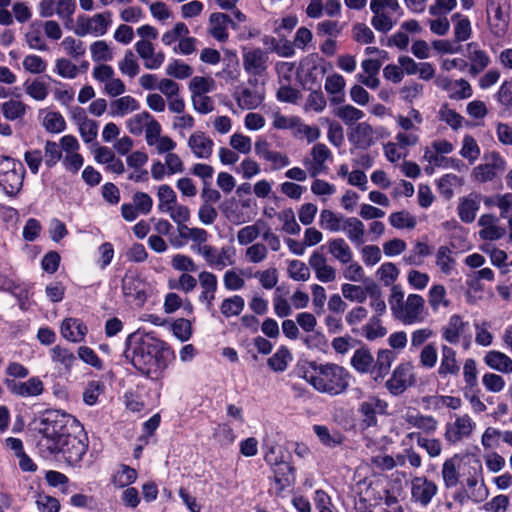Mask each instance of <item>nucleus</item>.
Listing matches in <instances>:
<instances>
[{
    "instance_id": "1",
    "label": "nucleus",
    "mask_w": 512,
    "mask_h": 512,
    "mask_svg": "<svg viewBox=\"0 0 512 512\" xmlns=\"http://www.w3.org/2000/svg\"><path fill=\"white\" fill-rule=\"evenodd\" d=\"M126 359L148 379L157 381L176 359L174 350L153 332L137 331L126 340Z\"/></svg>"
},
{
    "instance_id": "2",
    "label": "nucleus",
    "mask_w": 512,
    "mask_h": 512,
    "mask_svg": "<svg viewBox=\"0 0 512 512\" xmlns=\"http://www.w3.org/2000/svg\"><path fill=\"white\" fill-rule=\"evenodd\" d=\"M300 376L319 393L337 396L350 385L347 369L335 363L308 362L300 370Z\"/></svg>"
},
{
    "instance_id": "3",
    "label": "nucleus",
    "mask_w": 512,
    "mask_h": 512,
    "mask_svg": "<svg viewBox=\"0 0 512 512\" xmlns=\"http://www.w3.org/2000/svg\"><path fill=\"white\" fill-rule=\"evenodd\" d=\"M42 434L40 445L50 451L53 444H59L71 433H83V426L72 415L60 410L46 411L40 420Z\"/></svg>"
},
{
    "instance_id": "4",
    "label": "nucleus",
    "mask_w": 512,
    "mask_h": 512,
    "mask_svg": "<svg viewBox=\"0 0 512 512\" xmlns=\"http://www.w3.org/2000/svg\"><path fill=\"white\" fill-rule=\"evenodd\" d=\"M396 124L402 131L398 132L395 136L396 141L402 147L415 146L420 141V128L423 123L421 113L415 108H411L406 116L397 115Z\"/></svg>"
},
{
    "instance_id": "5",
    "label": "nucleus",
    "mask_w": 512,
    "mask_h": 512,
    "mask_svg": "<svg viewBox=\"0 0 512 512\" xmlns=\"http://www.w3.org/2000/svg\"><path fill=\"white\" fill-rule=\"evenodd\" d=\"M392 314L396 320L404 325L422 323L427 317L425 299L419 294L411 293L406 297L404 303L394 308Z\"/></svg>"
},
{
    "instance_id": "6",
    "label": "nucleus",
    "mask_w": 512,
    "mask_h": 512,
    "mask_svg": "<svg viewBox=\"0 0 512 512\" xmlns=\"http://www.w3.org/2000/svg\"><path fill=\"white\" fill-rule=\"evenodd\" d=\"M2 174L0 177V187L6 195L10 197L16 196L23 186L25 169L21 162L9 157L1 167Z\"/></svg>"
},
{
    "instance_id": "7",
    "label": "nucleus",
    "mask_w": 512,
    "mask_h": 512,
    "mask_svg": "<svg viewBox=\"0 0 512 512\" xmlns=\"http://www.w3.org/2000/svg\"><path fill=\"white\" fill-rule=\"evenodd\" d=\"M112 24V13L109 11L93 16H79L76 21L75 33L78 36L92 35L100 37L107 33Z\"/></svg>"
},
{
    "instance_id": "8",
    "label": "nucleus",
    "mask_w": 512,
    "mask_h": 512,
    "mask_svg": "<svg viewBox=\"0 0 512 512\" xmlns=\"http://www.w3.org/2000/svg\"><path fill=\"white\" fill-rule=\"evenodd\" d=\"M83 433H71L59 444H53L49 451L51 454L61 453L69 463H77L82 460L87 451Z\"/></svg>"
},
{
    "instance_id": "9",
    "label": "nucleus",
    "mask_w": 512,
    "mask_h": 512,
    "mask_svg": "<svg viewBox=\"0 0 512 512\" xmlns=\"http://www.w3.org/2000/svg\"><path fill=\"white\" fill-rule=\"evenodd\" d=\"M477 427L469 414H456L454 420L446 423L444 438L450 444H457L470 438Z\"/></svg>"
},
{
    "instance_id": "10",
    "label": "nucleus",
    "mask_w": 512,
    "mask_h": 512,
    "mask_svg": "<svg viewBox=\"0 0 512 512\" xmlns=\"http://www.w3.org/2000/svg\"><path fill=\"white\" fill-rule=\"evenodd\" d=\"M211 269L221 271L226 267L233 266L236 262V249L233 246L216 247L208 245L202 248L199 254Z\"/></svg>"
},
{
    "instance_id": "11",
    "label": "nucleus",
    "mask_w": 512,
    "mask_h": 512,
    "mask_svg": "<svg viewBox=\"0 0 512 512\" xmlns=\"http://www.w3.org/2000/svg\"><path fill=\"white\" fill-rule=\"evenodd\" d=\"M269 64L268 51L260 47L242 48V65L244 71L252 77L263 76Z\"/></svg>"
},
{
    "instance_id": "12",
    "label": "nucleus",
    "mask_w": 512,
    "mask_h": 512,
    "mask_svg": "<svg viewBox=\"0 0 512 512\" xmlns=\"http://www.w3.org/2000/svg\"><path fill=\"white\" fill-rule=\"evenodd\" d=\"M468 328L469 323L464 321L460 315L454 314L442 327L441 336L446 342L453 345L462 341L463 347L468 349L470 346V335H466Z\"/></svg>"
},
{
    "instance_id": "13",
    "label": "nucleus",
    "mask_w": 512,
    "mask_h": 512,
    "mask_svg": "<svg viewBox=\"0 0 512 512\" xmlns=\"http://www.w3.org/2000/svg\"><path fill=\"white\" fill-rule=\"evenodd\" d=\"M388 403L376 396H370L359 404L358 412L361 416V426L369 428L377 425V414L387 413Z\"/></svg>"
},
{
    "instance_id": "14",
    "label": "nucleus",
    "mask_w": 512,
    "mask_h": 512,
    "mask_svg": "<svg viewBox=\"0 0 512 512\" xmlns=\"http://www.w3.org/2000/svg\"><path fill=\"white\" fill-rule=\"evenodd\" d=\"M414 381L413 366L410 363H401L393 370L385 386L392 395L398 396L412 386Z\"/></svg>"
},
{
    "instance_id": "15",
    "label": "nucleus",
    "mask_w": 512,
    "mask_h": 512,
    "mask_svg": "<svg viewBox=\"0 0 512 512\" xmlns=\"http://www.w3.org/2000/svg\"><path fill=\"white\" fill-rule=\"evenodd\" d=\"M4 384L11 394L21 398L38 397L44 392V383L38 376L24 382L6 378Z\"/></svg>"
},
{
    "instance_id": "16",
    "label": "nucleus",
    "mask_w": 512,
    "mask_h": 512,
    "mask_svg": "<svg viewBox=\"0 0 512 512\" xmlns=\"http://www.w3.org/2000/svg\"><path fill=\"white\" fill-rule=\"evenodd\" d=\"M434 83L445 91L450 99H467L473 94L471 85L465 79L452 80L447 76L439 75L435 78Z\"/></svg>"
},
{
    "instance_id": "17",
    "label": "nucleus",
    "mask_w": 512,
    "mask_h": 512,
    "mask_svg": "<svg viewBox=\"0 0 512 512\" xmlns=\"http://www.w3.org/2000/svg\"><path fill=\"white\" fill-rule=\"evenodd\" d=\"M134 48L146 69L157 70L163 65L165 54L161 50L157 51L151 41L140 39L135 43Z\"/></svg>"
},
{
    "instance_id": "18",
    "label": "nucleus",
    "mask_w": 512,
    "mask_h": 512,
    "mask_svg": "<svg viewBox=\"0 0 512 512\" xmlns=\"http://www.w3.org/2000/svg\"><path fill=\"white\" fill-rule=\"evenodd\" d=\"M401 420L408 428H416L427 434L434 433L438 428V421L433 416L424 415L412 407L401 414Z\"/></svg>"
},
{
    "instance_id": "19",
    "label": "nucleus",
    "mask_w": 512,
    "mask_h": 512,
    "mask_svg": "<svg viewBox=\"0 0 512 512\" xmlns=\"http://www.w3.org/2000/svg\"><path fill=\"white\" fill-rule=\"evenodd\" d=\"M480 230L478 235L485 241H497L506 235V228L501 225L500 219L494 214H483L478 219Z\"/></svg>"
},
{
    "instance_id": "20",
    "label": "nucleus",
    "mask_w": 512,
    "mask_h": 512,
    "mask_svg": "<svg viewBox=\"0 0 512 512\" xmlns=\"http://www.w3.org/2000/svg\"><path fill=\"white\" fill-rule=\"evenodd\" d=\"M437 491V485L424 476H418L412 479V499L423 507H426L431 502L433 497L437 494Z\"/></svg>"
},
{
    "instance_id": "21",
    "label": "nucleus",
    "mask_w": 512,
    "mask_h": 512,
    "mask_svg": "<svg viewBox=\"0 0 512 512\" xmlns=\"http://www.w3.org/2000/svg\"><path fill=\"white\" fill-rule=\"evenodd\" d=\"M311 159H306L304 165L307 167L311 177H316L326 171V161L332 160L331 150L323 143L315 144L311 149Z\"/></svg>"
},
{
    "instance_id": "22",
    "label": "nucleus",
    "mask_w": 512,
    "mask_h": 512,
    "mask_svg": "<svg viewBox=\"0 0 512 512\" xmlns=\"http://www.w3.org/2000/svg\"><path fill=\"white\" fill-rule=\"evenodd\" d=\"M308 264L320 282L329 283L336 280V269L328 263L325 255L318 250L311 253Z\"/></svg>"
},
{
    "instance_id": "23",
    "label": "nucleus",
    "mask_w": 512,
    "mask_h": 512,
    "mask_svg": "<svg viewBox=\"0 0 512 512\" xmlns=\"http://www.w3.org/2000/svg\"><path fill=\"white\" fill-rule=\"evenodd\" d=\"M339 0H309L305 13L308 18L320 19L323 16L335 17L341 13Z\"/></svg>"
},
{
    "instance_id": "24",
    "label": "nucleus",
    "mask_w": 512,
    "mask_h": 512,
    "mask_svg": "<svg viewBox=\"0 0 512 512\" xmlns=\"http://www.w3.org/2000/svg\"><path fill=\"white\" fill-rule=\"evenodd\" d=\"M235 28V23L229 15L221 12H214L209 16L208 33L218 42H227L229 38L228 27Z\"/></svg>"
},
{
    "instance_id": "25",
    "label": "nucleus",
    "mask_w": 512,
    "mask_h": 512,
    "mask_svg": "<svg viewBox=\"0 0 512 512\" xmlns=\"http://www.w3.org/2000/svg\"><path fill=\"white\" fill-rule=\"evenodd\" d=\"M349 141L359 149H367L375 144L378 133L367 122L358 123L349 133Z\"/></svg>"
},
{
    "instance_id": "26",
    "label": "nucleus",
    "mask_w": 512,
    "mask_h": 512,
    "mask_svg": "<svg viewBox=\"0 0 512 512\" xmlns=\"http://www.w3.org/2000/svg\"><path fill=\"white\" fill-rule=\"evenodd\" d=\"M198 279L201 287L199 301L204 303L206 308L210 310L213 307V301L215 300L218 289L217 276L210 271H202L199 273Z\"/></svg>"
},
{
    "instance_id": "27",
    "label": "nucleus",
    "mask_w": 512,
    "mask_h": 512,
    "mask_svg": "<svg viewBox=\"0 0 512 512\" xmlns=\"http://www.w3.org/2000/svg\"><path fill=\"white\" fill-rule=\"evenodd\" d=\"M187 145L198 159H208L213 153V140L201 131L192 133L188 138Z\"/></svg>"
},
{
    "instance_id": "28",
    "label": "nucleus",
    "mask_w": 512,
    "mask_h": 512,
    "mask_svg": "<svg viewBox=\"0 0 512 512\" xmlns=\"http://www.w3.org/2000/svg\"><path fill=\"white\" fill-rule=\"evenodd\" d=\"M481 195L476 192H472L459 199L457 206V214L460 220L464 223H472L480 209Z\"/></svg>"
},
{
    "instance_id": "29",
    "label": "nucleus",
    "mask_w": 512,
    "mask_h": 512,
    "mask_svg": "<svg viewBox=\"0 0 512 512\" xmlns=\"http://www.w3.org/2000/svg\"><path fill=\"white\" fill-rule=\"evenodd\" d=\"M42 20H34L29 23L24 32V40L32 50L46 51L48 49L42 27Z\"/></svg>"
},
{
    "instance_id": "30",
    "label": "nucleus",
    "mask_w": 512,
    "mask_h": 512,
    "mask_svg": "<svg viewBox=\"0 0 512 512\" xmlns=\"http://www.w3.org/2000/svg\"><path fill=\"white\" fill-rule=\"evenodd\" d=\"M460 371V366L456 358L455 350L448 346H441V360L437 369V374L441 379H446L448 376H456Z\"/></svg>"
},
{
    "instance_id": "31",
    "label": "nucleus",
    "mask_w": 512,
    "mask_h": 512,
    "mask_svg": "<svg viewBox=\"0 0 512 512\" xmlns=\"http://www.w3.org/2000/svg\"><path fill=\"white\" fill-rule=\"evenodd\" d=\"M88 332L87 326L77 318H66L62 321L60 333L63 338L73 343H80Z\"/></svg>"
},
{
    "instance_id": "32",
    "label": "nucleus",
    "mask_w": 512,
    "mask_h": 512,
    "mask_svg": "<svg viewBox=\"0 0 512 512\" xmlns=\"http://www.w3.org/2000/svg\"><path fill=\"white\" fill-rule=\"evenodd\" d=\"M378 498H375V503L370 507L357 508V512H403L402 507L399 505L397 499L391 496L386 489L378 492Z\"/></svg>"
},
{
    "instance_id": "33",
    "label": "nucleus",
    "mask_w": 512,
    "mask_h": 512,
    "mask_svg": "<svg viewBox=\"0 0 512 512\" xmlns=\"http://www.w3.org/2000/svg\"><path fill=\"white\" fill-rule=\"evenodd\" d=\"M264 460L270 466H275L277 469L275 470V479L277 482H282L285 480L288 482L287 474L293 472V468L289 463L283 461L282 456L280 455L277 447L269 446L267 447L264 453Z\"/></svg>"
},
{
    "instance_id": "34",
    "label": "nucleus",
    "mask_w": 512,
    "mask_h": 512,
    "mask_svg": "<svg viewBox=\"0 0 512 512\" xmlns=\"http://www.w3.org/2000/svg\"><path fill=\"white\" fill-rule=\"evenodd\" d=\"M3 117L11 122H24L30 107L18 98H10L0 105Z\"/></svg>"
},
{
    "instance_id": "35",
    "label": "nucleus",
    "mask_w": 512,
    "mask_h": 512,
    "mask_svg": "<svg viewBox=\"0 0 512 512\" xmlns=\"http://www.w3.org/2000/svg\"><path fill=\"white\" fill-rule=\"evenodd\" d=\"M468 49V59L470 61L469 73L472 76H476L483 72L491 63L490 56L485 50H482L475 43H469L467 46Z\"/></svg>"
},
{
    "instance_id": "36",
    "label": "nucleus",
    "mask_w": 512,
    "mask_h": 512,
    "mask_svg": "<svg viewBox=\"0 0 512 512\" xmlns=\"http://www.w3.org/2000/svg\"><path fill=\"white\" fill-rule=\"evenodd\" d=\"M264 92L258 88H242L235 92L234 98L238 106L243 110H253L264 101Z\"/></svg>"
},
{
    "instance_id": "37",
    "label": "nucleus",
    "mask_w": 512,
    "mask_h": 512,
    "mask_svg": "<svg viewBox=\"0 0 512 512\" xmlns=\"http://www.w3.org/2000/svg\"><path fill=\"white\" fill-rule=\"evenodd\" d=\"M484 363L492 370H496L500 373H512V359L507 354L498 351H488L484 358Z\"/></svg>"
},
{
    "instance_id": "38",
    "label": "nucleus",
    "mask_w": 512,
    "mask_h": 512,
    "mask_svg": "<svg viewBox=\"0 0 512 512\" xmlns=\"http://www.w3.org/2000/svg\"><path fill=\"white\" fill-rule=\"evenodd\" d=\"M435 264L443 275H452L456 271L452 249L446 245L440 246L435 253Z\"/></svg>"
},
{
    "instance_id": "39",
    "label": "nucleus",
    "mask_w": 512,
    "mask_h": 512,
    "mask_svg": "<svg viewBox=\"0 0 512 512\" xmlns=\"http://www.w3.org/2000/svg\"><path fill=\"white\" fill-rule=\"evenodd\" d=\"M41 124L43 128L51 134H59L66 129V121L63 115L58 111L43 109Z\"/></svg>"
},
{
    "instance_id": "40",
    "label": "nucleus",
    "mask_w": 512,
    "mask_h": 512,
    "mask_svg": "<svg viewBox=\"0 0 512 512\" xmlns=\"http://www.w3.org/2000/svg\"><path fill=\"white\" fill-rule=\"evenodd\" d=\"M341 231H344L347 238L355 245H361L365 241V226L356 217H346Z\"/></svg>"
},
{
    "instance_id": "41",
    "label": "nucleus",
    "mask_w": 512,
    "mask_h": 512,
    "mask_svg": "<svg viewBox=\"0 0 512 512\" xmlns=\"http://www.w3.org/2000/svg\"><path fill=\"white\" fill-rule=\"evenodd\" d=\"M329 253L332 257L340 262L346 264L353 259V252L348 243L343 238H333L327 243Z\"/></svg>"
},
{
    "instance_id": "42",
    "label": "nucleus",
    "mask_w": 512,
    "mask_h": 512,
    "mask_svg": "<svg viewBox=\"0 0 512 512\" xmlns=\"http://www.w3.org/2000/svg\"><path fill=\"white\" fill-rule=\"evenodd\" d=\"M460 460L458 455H454L447 458L442 465L441 475L444 485L448 489L455 487L459 482L458 466Z\"/></svg>"
},
{
    "instance_id": "43",
    "label": "nucleus",
    "mask_w": 512,
    "mask_h": 512,
    "mask_svg": "<svg viewBox=\"0 0 512 512\" xmlns=\"http://www.w3.org/2000/svg\"><path fill=\"white\" fill-rule=\"evenodd\" d=\"M395 360V354L388 349L380 350L377 355V360L374 361L372 368V376L377 381L383 379L389 372L391 364Z\"/></svg>"
},
{
    "instance_id": "44",
    "label": "nucleus",
    "mask_w": 512,
    "mask_h": 512,
    "mask_svg": "<svg viewBox=\"0 0 512 512\" xmlns=\"http://www.w3.org/2000/svg\"><path fill=\"white\" fill-rule=\"evenodd\" d=\"M313 431L319 441L326 447L335 448L344 441L343 434L338 430H330L325 425H314Z\"/></svg>"
},
{
    "instance_id": "45",
    "label": "nucleus",
    "mask_w": 512,
    "mask_h": 512,
    "mask_svg": "<svg viewBox=\"0 0 512 512\" xmlns=\"http://www.w3.org/2000/svg\"><path fill=\"white\" fill-rule=\"evenodd\" d=\"M139 109L138 101L130 96H122L111 102L110 114L113 117H123Z\"/></svg>"
},
{
    "instance_id": "46",
    "label": "nucleus",
    "mask_w": 512,
    "mask_h": 512,
    "mask_svg": "<svg viewBox=\"0 0 512 512\" xmlns=\"http://www.w3.org/2000/svg\"><path fill=\"white\" fill-rule=\"evenodd\" d=\"M428 303L433 312H438L441 308H448L450 300L447 297V291L444 285L434 284L428 291Z\"/></svg>"
},
{
    "instance_id": "47",
    "label": "nucleus",
    "mask_w": 512,
    "mask_h": 512,
    "mask_svg": "<svg viewBox=\"0 0 512 512\" xmlns=\"http://www.w3.org/2000/svg\"><path fill=\"white\" fill-rule=\"evenodd\" d=\"M244 276L250 277L244 269H229L223 274V285L228 291H239L245 287Z\"/></svg>"
},
{
    "instance_id": "48",
    "label": "nucleus",
    "mask_w": 512,
    "mask_h": 512,
    "mask_svg": "<svg viewBox=\"0 0 512 512\" xmlns=\"http://www.w3.org/2000/svg\"><path fill=\"white\" fill-rule=\"evenodd\" d=\"M352 367L359 373L366 374L370 373L372 374V368L374 364V358L370 351L367 349L361 348L357 349L351 360Z\"/></svg>"
},
{
    "instance_id": "49",
    "label": "nucleus",
    "mask_w": 512,
    "mask_h": 512,
    "mask_svg": "<svg viewBox=\"0 0 512 512\" xmlns=\"http://www.w3.org/2000/svg\"><path fill=\"white\" fill-rule=\"evenodd\" d=\"M346 82L342 75L334 73L329 75L325 80V90L328 94L333 95L332 102L341 103L343 101V90Z\"/></svg>"
},
{
    "instance_id": "50",
    "label": "nucleus",
    "mask_w": 512,
    "mask_h": 512,
    "mask_svg": "<svg viewBox=\"0 0 512 512\" xmlns=\"http://www.w3.org/2000/svg\"><path fill=\"white\" fill-rule=\"evenodd\" d=\"M51 360L55 364L61 365L66 371H70L77 358L69 348L56 345L51 349Z\"/></svg>"
},
{
    "instance_id": "51",
    "label": "nucleus",
    "mask_w": 512,
    "mask_h": 512,
    "mask_svg": "<svg viewBox=\"0 0 512 512\" xmlns=\"http://www.w3.org/2000/svg\"><path fill=\"white\" fill-rule=\"evenodd\" d=\"M344 216L339 215L332 210L323 209L319 216V225L321 228L330 232H339L343 227L345 221Z\"/></svg>"
},
{
    "instance_id": "52",
    "label": "nucleus",
    "mask_w": 512,
    "mask_h": 512,
    "mask_svg": "<svg viewBox=\"0 0 512 512\" xmlns=\"http://www.w3.org/2000/svg\"><path fill=\"white\" fill-rule=\"evenodd\" d=\"M508 15L505 14L500 5L494 8V16L489 19V29L491 33L496 37H503L508 30Z\"/></svg>"
},
{
    "instance_id": "53",
    "label": "nucleus",
    "mask_w": 512,
    "mask_h": 512,
    "mask_svg": "<svg viewBox=\"0 0 512 512\" xmlns=\"http://www.w3.org/2000/svg\"><path fill=\"white\" fill-rule=\"evenodd\" d=\"M245 307V300L240 295L225 298L220 304V312L226 318L236 317Z\"/></svg>"
},
{
    "instance_id": "54",
    "label": "nucleus",
    "mask_w": 512,
    "mask_h": 512,
    "mask_svg": "<svg viewBox=\"0 0 512 512\" xmlns=\"http://www.w3.org/2000/svg\"><path fill=\"white\" fill-rule=\"evenodd\" d=\"M142 282L134 277H126L122 283V290L126 297L143 303L146 299V293L141 288Z\"/></svg>"
},
{
    "instance_id": "55",
    "label": "nucleus",
    "mask_w": 512,
    "mask_h": 512,
    "mask_svg": "<svg viewBox=\"0 0 512 512\" xmlns=\"http://www.w3.org/2000/svg\"><path fill=\"white\" fill-rule=\"evenodd\" d=\"M454 22V36L458 42L468 40L472 34L471 22L467 16L455 13L452 16Z\"/></svg>"
},
{
    "instance_id": "56",
    "label": "nucleus",
    "mask_w": 512,
    "mask_h": 512,
    "mask_svg": "<svg viewBox=\"0 0 512 512\" xmlns=\"http://www.w3.org/2000/svg\"><path fill=\"white\" fill-rule=\"evenodd\" d=\"M292 361L290 351L281 346L268 360V366L275 372H283L287 369L289 362Z\"/></svg>"
},
{
    "instance_id": "57",
    "label": "nucleus",
    "mask_w": 512,
    "mask_h": 512,
    "mask_svg": "<svg viewBox=\"0 0 512 512\" xmlns=\"http://www.w3.org/2000/svg\"><path fill=\"white\" fill-rule=\"evenodd\" d=\"M54 72L64 79H75L80 73V67L70 59L62 57L56 59Z\"/></svg>"
},
{
    "instance_id": "58",
    "label": "nucleus",
    "mask_w": 512,
    "mask_h": 512,
    "mask_svg": "<svg viewBox=\"0 0 512 512\" xmlns=\"http://www.w3.org/2000/svg\"><path fill=\"white\" fill-rule=\"evenodd\" d=\"M400 270L392 262H385L376 271V276L384 286H392L398 279Z\"/></svg>"
},
{
    "instance_id": "59",
    "label": "nucleus",
    "mask_w": 512,
    "mask_h": 512,
    "mask_svg": "<svg viewBox=\"0 0 512 512\" xmlns=\"http://www.w3.org/2000/svg\"><path fill=\"white\" fill-rule=\"evenodd\" d=\"M386 333L387 330L382 325L379 316L371 317L369 321L362 327V335L370 341L382 338L386 335Z\"/></svg>"
},
{
    "instance_id": "60",
    "label": "nucleus",
    "mask_w": 512,
    "mask_h": 512,
    "mask_svg": "<svg viewBox=\"0 0 512 512\" xmlns=\"http://www.w3.org/2000/svg\"><path fill=\"white\" fill-rule=\"evenodd\" d=\"M152 118L153 116L147 111L137 113L127 120V129L133 135H141Z\"/></svg>"
},
{
    "instance_id": "61",
    "label": "nucleus",
    "mask_w": 512,
    "mask_h": 512,
    "mask_svg": "<svg viewBox=\"0 0 512 512\" xmlns=\"http://www.w3.org/2000/svg\"><path fill=\"white\" fill-rule=\"evenodd\" d=\"M310 266L306 265L303 261L293 259L288 261L287 272L288 276L294 281L305 282L311 276Z\"/></svg>"
},
{
    "instance_id": "62",
    "label": "nucleus",
    "mask_w": 512,
    "mask_h": 512,
    "mask_svg": "<svg viewBox=\"0 0 512 512\" xmlns=\"http://www.w3.org/2000/svg\"><path fill=\"white\" fill-rule=\"evenodd\" d=\"M60 45L64 53L74 59L83 57L86 53L85 43L72 36L65 37Z\"/></svg>"
},
{
    "instance_id": "63",
    "label": "nucleus",
    "mask_w": 512,
    "mask_h": 512,
    "mask_svg": "<svg viewBox=\"0 0 512 512\" xmlns=\"http://www.w3.org/2000/svg\"><path fill=\"white\" fill-rule=\"evenodd\" d=\"M459 153L470 164H473L479 158L481 150L475 138L467 134L462 139V147Z\"/></svg>"
},
{
    "instance_id": "64",
    "label": "nucleus",
    "mask_w": 512,
    "mask_h": 512,
    "mask_svg": "<svg viewBox=\"0 0 512 512\" xmlns=\"http://www.w3.org/2000/svg\"><path fill=\"white\" fill-rule=\"evenodd\" d=\"M35 504L39 512H59L61 507L57 498L44 492L36 493Z\"/></svg>"
}]
</instances>
